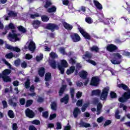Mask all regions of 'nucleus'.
Listing matches in <instances>:
<instances>
[{
    "mask_svg": "<svg viewBox=\"0 0 130 130\" xmlns=\"http://www.w3.org/2000/svg\"><path fill=\"white\" fill-rule=\"evenodd\" d=\"M117 87L119 88V89H122L124 91H126L124 92L121 97L119 98L118 101L121 103H124V102H126L128 99H130V89L126 84H124L123 83H120L118 84Z\"/></svg>",
    "mask_w": 130,
    "mask_h": 130,
    "instance_id": "nucleus-1",
    "label": "nucleus"
},
{
    "mask_svg": "<svg viewBox=\"0 0 130 130\" xmlns=\"http://www.w3.org/2000/svg\"><path fill=\"white\" fill-rule=\"evenodd\" d=\"M108 92H109V87L107 86L104 87L102 90V93L101 90L99 89L93 90L91 92L92 96H100L101 100L102 101H106L107 100L108 96Z\"/></svg>",
    "mask_w": 130,
    "mask_h": 130,
    "instance_id": "nucleus-2",
    "label": "nucleus"
},
{
    "mask_svg": "<svg viewBox=\"0 0 130 130\" xmlns=\"http://www.w3.org/2000/svg\"><path fill=\"white\" fill-rule=\"evenodd\" d=\"M68 68V62L66 60H62L60 64L58 63L57 68L60 71V74L63 75L64 74V68Z\"/></svg>",
    "mask_w": 130,
    "mask_h": 130,
    "instance_id": "nucleus-3",
    "label": "nucleus"
},
{
    "mask_svg": "<svg viewBox=\"0 0 130 130\" xmlns=\"http://www.w3.org/2000/svg\"><path fill=\"white\" fill-rule=\"evenodd\" d=\"M46 28L48 30H51L52 32H54V30H58L59 29L58 25L51 23H48L46 25Z\"/></svg>",
    "mask_w": 130,
    "mask_h": 130,
    "instance_id": "nucleus-4",
    "label": "nucleus"
},
{
    "mask_svg": "<svg viewBox=\"0 0 130 130\" xmlns=\"http://www.w3.org/2000/svg\"><path fill=\"white\" fill-rule=\"evenodd\" d=\"M106 49L109 52H115L118 50V47L113 44H111L107 46Z\"/></svg>",
    "mask_w": 130,
    "mask_h": 130,
    "instance_id": "nucleus-5",
    "label": "nucleus"
},
{
    "mask_svg": "<svg viewBox=\"0 0 130 130\" xmlns=\"http://www.w3.org/2000/svg\"><path fill=\"white\" fill-rule=\"evenodd\" d=\"M100 83V79L97 77H92L90 81V86H93L94 87H97Z\"/></svg>",
    "mask_w": 130,
    "mask_h": 130,
    "instance_id": "nucleus-6",
    "label": "nucleus"
},
{
    "mask_svg": "<svg viewBox=\"0 0 130 130\" xmlns=\"http://www.w3.org/2000/svg\"><path fill=\"white\" fill-rule=\"evenodd\" d=\"M70 37L73 42H79L81 41V37L76 32H72L70 34Z\"/></svg>",
    "mask_w": 130,
    "mask_h": 130,
    "instance_id": "nucleus-7",
    "label": "nucleus"
},
{
    "mask_svg": "<svg viewBox=\"0 0 130 130\" xmlns=\"http://www.w3.org/2000/svg\"><path fill=\"white\" fill-rule=\"evenodd\" d=\"M78 30L80 33H81V35H82V36L84 37L85 39L91 40V36H90L88 32H86L84 29H83L82 27H79Z\"/></svg>",
    "mask_w": 130,
    "mask_h": 130,
    "instance_id": "nucleus-8",
    "label": "nucleus"
},
{
    "mask_svg": "<svg viewBox=\"0 0 130 130\" xmlns=\"http://www.w3.org/2000/svg\"><path fill=\"white\" fill-rule=\"evenodd\" d=\"M25 115L28 118H34L35 117V113L29 108H27L25 110Z\"/></svg>",
    "mask_w": 130,
    "mask_h": 130,
    "instance_id": "nucleus-9",
    "label": "nucleus"
},
{
    "mask_svg": "<svg viewBox=\"0 0 130 130\" xmlns=\"http://www.w3.org/2000/svg\"><path fill=\"white\" fill-rule=\"evenodd\" d=\"M25 49H29L30 51H32V52H34L35 51V49H36V45L35 44V43L33 41H30L29 42V44L28 45V46H25L24 47Z\"/></svg>",
    "mask_w": 130,
    "mask_h": 130,
    "instance_id": "nucleus-10",
    "label": "nucleus"
},
{
    "mask_svg": "<svg viewBox=\"0 0 130 130\" xmlns=\"http://www.w3.org/2000/svg\"><path fill=\"white\" fill-rule=\"evenodd\" d=\"M79 75L80 78H81V79H83V80H86L87 79L88 72L82 70L80 72H79Z\"/></svg>",
    "mask_w": 130,
    "mask_h": 130,
    "instance_id": "nucleus-11",
    "label": "nucleus"
},
{
    "mask_svg": "<svg viewBox=\"0 0 130 130\" xmlns=\"http://www.w3.org/2000/svg\"><path fill=\"white\" fill-rule=\"evenodd\" d=\"M93 2L96 9H98V10H99V11H102V10L103 9V6H102V4L96 0H93Z\"/></svg>",
    "mask_w": 130,
    "mask_h": 130,
    "instance_id": "nucleus-12",
    "label": "nucleus"
},
{
    "mask_svg": "<svg viewBox=\"0 0 130 130\" xmlns=\"http://www.w3.org/2000/svg\"><path fill=\"white\" fill-rule=\"evenodd\" d=\"M93 56L92 53L90 52L87 51L85 52V54L82 57L83 59L86 60V58H88V59H91Z\"/></svg>",
    "mask_w": 130,
    "mask_h": 130,
    "instance_id": "nucleus-13",
    "label": "nucleus"
},
{
    "mask_svg": "<svg viewBox=\"0 0 130 130\" xmlns=\"http://www.w3.org/2000/svg\"><path fill=\"white\" fill-rule=\"evenodd\" d=\"M81 114V110L78 107H76L74 108L73 111V116L75 118H77L78 117V115Z\"/></svg>",
    "mask_w": 130,
    "mask_h": 130,
    "instance_id": "nucleus-14",
    "label": "nucleus"
},
{
    "mask_svg": "<svg viewBox=\"0 0 130 130\" xmlns=\"http://www.w3.org/2000/svg\"><path fill=\"white\" fill-rule=\"evenodd\" d=\"M62 25L64 28L69 31H71L73 28V25L68 23V22H63Z\"/></svg>",
    "mask_w": 130,
    "mask_h": 130,
    "instance_id": "nucleus-15",
    "label": "nucleus"
},
{
    "mask_svg": "<svg viewBox=\"0 0 130 130\" xmlns=\"http://www.w3.org/2000/svg\"><path fill=\"white\" fill-rule=\"evenodd\" d=\"M41 24V21L38 20H35L32 21V26L35 28V29H38Z\"/></svg>",
    "mask_w": 130,
    "mask_h": 130,
    "instance_id": "nucleus-16",
    "label": "nucleus"
},
{
    "mask_svg": "<svg viewBox=\"0 0 130 130\" xmlns=\"http://www.w3.org/2000/svg\"><path fill=\"white\" fill-rule=\"evenodd\" d=\"M69 94H66L65 96L61 98L60 100L61 103H64V104H68L69 103Z\"/></svg>",
    "mask_w": 130,
    "mask_h": 130,
    "instance_id": "nucleus-17",
    "label": "nucleus"
},
{
    "mask_svg": "<svg viewBox=\"0 0 130 130\" xmlns=\"http://www.w3.org/2000/svg\"><path fill=\"white\" fill-rule=\"evenodd\" d=\"M11 70L6 69L2 72V74H0V77H5L8 76V75L11 74Z\"/></svg>",
    "mask_w": 130,
    "mask_h": 130,
    "instance_id": "nucleus-18",
    "label": "nucleus"
},
{
    "mask_svg": "<svg viewBox=\"0 0 130 130\" xmlns=\"http://www.w3.org/2000/svg\"><path fill=\"white\" fill-rule=\"evenodd\" d=\"M67 87H68V86L66 84L62 85L59 90V96H62L63 92L66 90V89H67Z\"/></svg>",
    "mask_w": 130,
    "mask_h": 130,
    "instance_id": "nucleus-19",
    "label": "nucleus"
},
{
    "mask_svg": "<svg viewBox=\"0 0 130 130\" xmlns=\"http://www.w3.org/2000/svg\"><path fill=\"white\" fill-rule=\"evenodd\" d=\"M75 70H76L75 66H71L70 67L69 69L67 70L66 74L67 75H72V74L75 72Z\"/></svg>",
    "mask_w": 130,
    "mask_h": 130,
    "instance_id": "nucleus-20",
    "label": "nucleus"
},
{
    "mask_svg": "<svg viewBox=\"0 0 130 130\" xmlns=\"http://www.w3.org/2000/svg\"><path fill=\"white\" fill-rule=\"evenodd\" d=\"M8 36L9 38H12V39H15L16 41H17V40H19L18 35H17L16 34H12L11 32H9Z\"/></svg>",
    "mask_w": 130,
    "mask_h": 130,
    "instance_id": "nucleus-21",
    "label": "nucleus"
},
{
    "mask_svg": "<svg viewBox=\"0 0 130 130\" xmlns=\"http://www.w3.org/2000/svg\"><path fill=\"white\" fill-rule=\"evenodd\" d=\"M38 74L40 77H44V74H45V68H44V67L40 68L38 71Z\"/></svg>",
    "mask_w": 130,
    "mask_h": 130,
    "instance_id": "nucleus-22",
    "label": "nucleus"
},
{
    "mask_svg": "<svg viewBox=\"0 0 130 130\" xmlns=\"http://www.w3.org/2000/svg\"><path fill=\"white\" fill-rule=\"evenodd\" d=\"M80 126H82V127H91V124L90 123H86L83 121H81L80 123Z\"/></svg>",
    "mask_w": 130,
    "mask_h": 130,
    "instance_id": "nucleus-23",
    "label": "nucleus"
},
{
    "mask_svg": "<svg viewBox=\"0 0 130 130\" xmlns=\"http://www.w3.org/2000/svg\"><path fill=\"white\" fill-rule=\"evenodd\" d=\"M2 78L4 82L6 83H9L10 82H12V79L9 76H0V79Z\"/></svg>",
    "mask_w": 130,
    "mask_h": 130,
    "instance_id": "nucleus-24",
    "label": "nucleus"
},
{
    "mask_svg": "<svg viewBox=\"0 0 130 130\" xmlns=\"http://www.w3.org/2000/svg\"><path fill=\"white\" fill-rule=\"evenodd\" d=\"M45 80L46 82H49L51 80V73L50 72L46 73L45 75Z\"/></svg>",
    "mask_w": 130,
    "mask_h": 130,
    "instance_id": "nucleus-25",
    "label": "nucleus"
},
{
    "mask_svg": "<svg viewBox=\"0 0 130 130\" xmlns=\"http://www.w3.org/2000/svg\"><path fill=\"white\" fill-rule=\"evenodd\" d=\"M111 61L113 64H119L121 62V61L119 60L117 58L114 57L111 59Z\"/></svg>",
    "mask_w": 130,
    "mask_h": 130,
    "instance_id": "nucleus-26",
    "label": "nucleus"
},
{
    "mask_svg": "<svg viewBox=\"0 0 130 130\" xmlns=\"http://www.w3.org/2000/svg\"><path fill=\"white\" fill-rule=\"evenodd\" d=\"M50 106L52 110L56 111V110L57 109V104H56V102H52L50 105Z\"/></svg>",
    "mask_w": 130,
    "mask_h": 130,
    "instance_id": "nucleus-27",
    "label": "nucleus"
},
{
    "mask_svg": "<svg viewBox=\"0 0 130 130\" xmlns=\"http://www.w3.org/2000/svg\"><path fill=\"white\" fill-rule=\"evenodd\" d=\"M5 27L7 30H14V29L15 28V25L14 24H13V23H10L8 25H6Z\"/></svg>",
    "mask_w": 130,
    "mask_h": 130,
    "instance_id": "nucleus-28",
    "label": "nucleus"
},
{
    "mask_svg": "<svg viewBox=\"0 0 130 130\" xmlns=\"http://www.w3.org/2000/svg\"><path fill=\"white\" fill-rule=\"evenodd\" d=\"M8 16L9 17H18V14L14 11H10L8 13Z\"/></svg>",
    "mask_w": 130,
    "mask_h": 130,
    "instance_id": "nucleus-29",
    "label": "nucleus"
},
{
    "mask_svg": "<svg viewBox=\"0 0 130 130\" xmlns=\"http://www.w3.org/2000/svg\"><path fill=\"white\" fill-rule=\"evenodd\" d=\"M55 12H56V7L55 6H52L48 9V13H55Z\"/></svg>",
    "mask_w": 130,
    "mask_h": 130,
    "instance_id": "nucleus-30",
    "label": "nucleus"
},
{
    "mask_svg": "<svg viewBox=\"0 0 130 130\" xmlns=\"http://www.w3.org/2000/svg\"><path fill=\"white\" fill-rule=\"evenodd\" d=\"M8 115L10 118H14V117H15V114H14V111L12 110L8 111Z\"/></svg>",
    "mask_w": 130,
    "mask_h": 130,
    "instance_id": "nucleus-31",
    "label": "nucleus"
},
{
    "mask_svg": "<svg viewBox=\"0 0 130 130\" xmlns=\"http://www.w3.org/2000/svg\"><path fill=\"white\" fill-rule=\"evenodd\" d=\"M18 29L20 32H22V33H26L27 32V30L26 28L23 27L22 25H20L18 27Z\"/></svg>",
    "mask_w": 130,
    "mask_h": 130,
    "instance_id": "nucleus-32",
    "label": "nucleus"
},
{
    "mask_svg": "<svg viewBox=\"0 0 130 130\" xmlns=\"http://www.w3.org/2000/svg\"><path fill=\"white\" fill-rule=\"evenodd\" d=\"M41 20L42 22H48L49 21V17L46 15H42L41 16Z\"/></svg>",
    "mask_w": 130,
    "mask_h": 130,
    "instance_id": "nucleus-33",
    "label": "nucleus"
},
{
    "mask_svg": "<svg viewBox=\"0 0 130 130\" xmlns=\"http://www.w3.org/2000/svg\"><path fill=\"white\" fill-rule=\"evenodd\" d=\"M51 5H52V3H51V1L48 0L46 2V3L44 7V8H45V9H48V8H49V7L51 6Z\"/></svg>",
    "mask_w": 130,
    "mask_h": 130,
    "instance_id": "nucleus-34",
    "label": "nucleus"
},
{
    "mask_svg": "<svg viewBox=\"0 0 130 130\" xmlns=\"http://www.w3.org/2000/svg\"><path fill=\"white\" fill-rule=\"evenodd\" d=\"M91 51H95V52H99V48L97 46H93L91 48H90Z\"/></svg>",
    "mask_w": 130,
    "mask_h": 130,
    "instance_id": "nucleus-35",
    "label": "nucleus"
},
{
    "mask_svg": "<svg viewBox=\"0 0 130 130\" xmlns=\"http://www.w3.org/2000/svg\"><path fill=\"white\" fill-rule=\"evenodd\" d=\"M31 104H33L32 100H27L26 102L25 107H29L31 106Z\"/></svg>",
    "mask_w": 130,
    "mask_h": 130,
    "instance_id": "nucleus-36",
    "label": "nucleus"
},
{
    "mask_svg": "<svg viewBox=\"0 0 130 130\" xmlns=\"http://www.w3.org/2000/svg\"><path fill=\"white\" fill-rule=\"evenodd\" d=\"M50 67L53 70H55L56 69V61L55 60H53L50 63Z\"/></svg>",
    "mask_w": 130,
    "mask_h": 130,
    "instance_id": "nucleus-37",
    "label": "nucleus"
},
{
    "mask_svg": "<svg viewBox=\"0 0 130 130\" xmlns=\"http://www.w3.org/2000/svg\"><path fill=\"white\" fill-rule=\"evenodd\" d=\"M24 86L26 89H29L30 88V79H27L24 83Z\"/></svg>",
    "mask_w": 130,
    "mask_h": 130,
    "instance_id": "nucleus-38",
    "label": "nucleus"
},
{
    "mask_svg": "<svg viewBox=\"0 0 130 130\" xmlns=\"http://www.w3.org/2000/svg\"><path fill=\"white\" fill-rule=\"evenodd\" d=\"M9 103L11 106H13V107H17V103L14 102L12 99H10L9 100Z\"/></svg>",
    "mask_w": 130,
    "mask_h": 130,
    "instance_id": "nucleus-39",
    "label": "nucleus"
},
{
    "mask_svg": "<svg viewBox=\"0 0 130 130\" xmlns=\"http://www.w3.org/2000/svg\"><path fill=\"white\" fill-rule=\"evenodd\" d=\"M5 57L6 58L8 59L13 58V57H14V54L13 53V52L8 53L5 55Z\"/></svg>",
    "mask_w": 130,
    "mask_h": 130,
    "instance_id": "nucleus-40",
    "label": "nucleus"
},
{
    "mask_svg": "<svg viewBox=\"0 0 130 130\" xmlns=\"http://www.w3.org/2000/svg\"><path fill=\"white\" fill-rule=\"evenodd\" d=\"M49 115V114L48 113V111H45L42 113V117L44 118H46V119L48 118Z\"/></svg>",
    "mask_w": 130,
    "mask_h": 130,
    "instance_id": "nucleus-41",
    "label": "nucleus"
},
{
    "mask_svg": "<svg viewBox=\"0 0 130 130\" xmlns=\"http://www.w3.org/2000/svg\"><path fill=\"white\" fill-rule=\"evenodd\" d=\"M70 94L71 95L72 99L75 98V89L74 88H71L70 89Z\"/></svg>",
    "mask_w": 130,
    "mask_h": 130,
    "instance_id": "nucleus-42",
    "label": "nucleus"
},
{
    "mask_svg": "<svg viewBox=\"0 0 130 130\" xmlns=\"http://www.w3.org/2000/svg\"><path fill=\"white\" fill-rule=\"evenodd\" d=\"M30 123L31 124H36V125H39L40 124V121L39 120H34L31 121H30Z\"/></svg>",
    "mask_w": 130,
    "mask_h": 130,
    "instance_id": "nucleus-43",
    "label": "nucleus"
},
{
    "mask_svg": "<svg viewBox=\"0 0 130 130\" xmlns=\"http://www.w3.org/2000/svg\"><path fill=\"white\" fill-rule=\"evenodd\" d=\"M111 123H112V121H111V120H106L104 124V127H106L107 125H109V124H111Z\"/></svg>",
    "mask_w": 130,
    "mask_h": 130,
    "instance_id": "nucleus-44",
    "label": "nucleus"
},
{
    "mask_svg": "<svg viewBox=\"0 0 130 130\" xmlns=\"http://www.w3.org/2000/svg\"><path fill=\"white\" fill-rule=\"evenodd\" d=\"M36 59L37 61H40V60H42V59H43V54H40V56H37Z\"/></svg>",
    "mask_w": 130,
    "mask_h": 130,
    "instance_id": "nucleus-45",
    "label": "nucleus"
},
{
    "mask_svg": "<svg viewBox=\"0 0 130 130\" xmlns=\"http://www.w3.org/2000/svg\"><path fill=\"white\" fill-rule=\"evenodd\" d=\"M50 56L53 59L56 58L57 57V54L54 52H52L50 53Z\"/></svg>",
    "mask_w": 130,
    "mask_h": 130,
    "instance_id": "nucleus-46",
    "label": "nucleus"
},
{
    "mask_svg": "<svg viewBox=\"0 0 130 130\" xmlns=\"http://www.w3.org/2000/svg\"><path fill=\"white\" fill-rule=\"evenodd\" d=\"M113 55L114 57H117L118 59H121V58L122 57V56H121V55H120V54H119V53H115L113 54Z\"/></svg>",
    "mask_w": 130,
    "mask_h": 130,
    "instance_id": "nucleus-47",
    "label": "nucleus"
},
{
    "mask_svg": "<svg viewBox=\"0 0 130 130\" xmlns=\"http://www.w3.org/2000/svg\"><path fill=\"white\" fill-rule=\"evenodd\" d=\"M115 118L116 119H120V115H119V110H117L115 113Z\"/></svg>",
    "mask_w": 130,
    "mask_h": 130,
    "instance_id": "nucleus-48",
    "label": "nucleus"
},
{
    "mask_svg": "<svg viewBox=\"0 0 130 130\" xmlns=\"http://www.w3.org/2000/svg\"><path fill=\"white\" fill-rule=\"evenodd\" d=\"M110 97L112 98V99H114L115 98H117V94H116V93L112 91L110 93Z\"/></svg>",
    "mask_w": 130,
    "mask_h": 130,
    "instance_id": "nucleus-49",
    "label": "nucleus"
},
{
    "mask_svg": "<svg viewBox=\"0 0 130 130\" xmlns=\"http://www.w3.org/2000/svg\"><path fill=\"white\" fill-rule=\"evenodd\" d=\"M21 63V60L20 59H16L14 61L15 67H19Z\"/></svg>",
    "mask_w": 130,
    "mask_h": 130,
    "instance_id": "nucleus-50",
    "label": "nucleus"
},
{
    "mask_svg": "<svg viewBox=\"0 0 130 130\" xmlns=\"http://www.w3.org/2000/svg\"><path fill=\"white\" fill-rule=\"evenodd\" d=\"M85 21L88 24H92V23H93V21H92V18H91V17H86L85 18Z\"/></svg>",
    "mask_w": 130,
    "mask_h": 130,
    "instance_id": "nucleus-51",
    "label": "nucleus"
},
{
    "mask_svg": "<svg viewBox=\"0 0 130 130\" xmlns=\"http://www.w3.org/2000/svg\"><path fill=\"white\" fill-rule=\"evenodd\" d=\"M36 17H40V14L38 13H36L35 14H31L30 15V18L31 19H35Z\"/></svg>",
    "mask_w": 130,
    "mask_h": 130,
    "instance_id": "nucleus-52",
    "label": "nucleus"
},
{
    "mask_svg": "<svg viewBox=\"0 0 130 130\" xmlns=\"http://www.w3.org/2000/svg\"><path fill=\"white\" fill-rule=\"evenodd\" d=\"M86 61L89 62V63H91V64H92L93 66H96V64H97V63H96L95 61L91 59L86 60Z\"/></svg>",
    "mask_w": 130,
    "mask_h": 130,
    "instance_id": "nucleus-53",
    "label": "nucleus"
},
{
    "mask_svg": "<svg viewBox=\"0 0 130 130\" xmlns=\"http://www.w3.org/2000/svg\"><path fill=\"white\" fill-rule=\"evenodd\" d=\"M19 102L21 105H25V104L26 103V100H25L24 98L20 99Z\"/></svg>",
    "mask_w": 130,
    "mask_h": 130,
    "instance_id": "nucleus-54",
    "label": "nucleus"
},
{
    "mask_svg": "<svg viewBox=\"0 0 130 130\" xmlns=\"http://www.w3.org/2000/svg\"><path fill=\"white\" fill-rule=\"evenodd\" d=\"M21 68H22L23 69H26L27 66V64L26 61H23V62L21 63Z\"/></svg>",
    "mask_w": 130,
    "mask_h": 130,
    "instance_id": "nucleus-55",
    "label": "nucleus"
},
{
    "mask_svg": "<svg viewBox=\"0 0 130 130\" xmlns=\"http://www.w3.org/2000/svg\"><path fill=\"white\" fill-rule=\"evenodd\" d=\"M33 57V56L32 55H30V54H26L25 55V59H27L28 60H30L31 58Z\"/></svg>",
    "mask_w": 130,
    "mask_h": 130,
    "instance_id": "nucleus-56",
    "label": "nucleus"
},
{
    "mask_svg": "<svg viewBox=\"0 0 130 130\" xmlns=\"http://www.w3.org/2000/svg\"><path fill=\"white\" fill-rule=\"evenodd\" d=\"M69 63L71 64H75V63H76V60L73 58H70L69 59Z\"/></svg>",
    "mask_w": 130,
    "mask_h": 130,
    "instance_id": "nucleus-57",
    "label": "nucleus"
},
{
    "mask_svg": "<svg viewBox=\"0 0 130 130\" xmlns=\"http://www.w3.org/2000/svg\"><path fill=\"white\" fill-rule=\"evenodd\" d=\"M77 106L80 107L83 105V100H78L76 103Z\"/></svg>",
    "mask_w": 130,
    "mask_h": 130,
    "instance_id": "nucleus-58",
    "label": "nucleus"
},
{
    "mask_svg": "<svg viewBox=\"0 0 130 130\" xmlns=\"http://www.w3.org/2000/svg\"><path fill=\"white\" fill-rule=\"evenodd\" d=\"M2 104L3 105V108H8V103L6 101H3Z\"/></svg>",
    "mask_w": 130,
    "mask_h": 130,
    "instance_id": "nucleus-59",
    "label": "nucleus"
},
{
    "mask_svg": "<svg viewBox=\"0 0 130 130\" xmlns=\"http://www.w3.org/2000/svg\"><path fill=\"white\" fill-rule=\"evenodd\" d=\"M28 130H37V128L34 125H30L28 127Z\"/></svg>",
    "mask_w": 130,
    "mask_h": 130,
    "instance_id": "nucleus-60",
    "label": "nucleus"
},
{
    "mask_svg": "<svg viewBox=\"0 0 130 130\" xmlns=\"http://www.w3.org/2000/svg\"><path fill=\"white\" fill-rule=\"evenodd\" d=\"M56 117V114L55 113L51 114L49 117L50 120H52V119H54V118H55Z\"/></svg>",
    "mask_w": 130,
    "mask_h": 130,
    "instance_id": "nucleus-61",
    "label": "nucleus"
},
{
    "mask_svg": "<svg viewBox=\"0 0 130 130\" xmlns=\"http://www.w3.org/2000/svg\"><path fill=\"white\" fill-rule=\"evenodd\" d=\"M122 55H124V56H130V52L125 51H123Z\"/></svg>",
    "mask_w": 130,
    "mask_h": 130,
    "instance_id": "nucleus-62",
    "label": "nucleus"
},
{
    "mask_svg": "<svg viewBox=\"0 0 130 130\" xmlns=\"http://www.w3.org/2000/svg\"><path fill=\"white\" fill-rule=\"evenodd\" d=\"M56 128L57 129H61V123L60 122H57L56 123Z\"/></svg>",
    "mask_w": 130,
    "mask_h": 130,
    "instance_id": "nucleus-63",
    "label": "nucleus"
},
{
    "mask_svg": "<svg viewBox=\"0 0 130 130\" xmlns=\"http://www.w3.org/2000/svg\"><path fill=\"white\" fill-rule=\"evenodd\" d=\"M12 129L13 130H17L18 129V124L17 123H14L12 125Z\"/></svg>",
    "mask_w": 130,
    "mask_h": 130,
    "instance_id": "nucleus-64",
    "label": "nucleus"
}]
</instances>
